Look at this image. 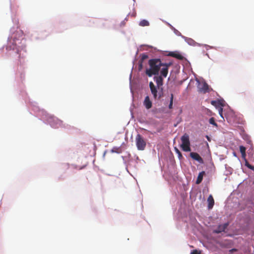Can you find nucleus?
<instances>
[{
	"instance_id": "obj_1",
	"label": "nucleus",
	"mask_w": 254,
	"mask_h": 254,
	"mask_svg": "<svg viewBox=\"0 0 254 254\" xmlns=\"http://www.w3.org/2000/svg\"><path fill=\"white\" fill-rule=\"evenodd\" d=\"M149 67L145 70V74L149 77L161 74L166 75L168 74L169 68L172 64L171 62L165 63L160 59L154 58L148 61Z\"/></svg>"
},
{
	"instance_id": "obj_2",
	"label": "nucleus",
	"mask_w": 254,
	"mask_h": 254,
	"mask_svg": "<svg viewBox=\"0 0 254 254\" xmlns=\"http://www.w3.org/2000/svg\"><path fill=\"white\" fill-rule=\"evenodd\" d=\"M17 41H19V40L17 39L14 36L12 37L10 39H9L8 42L6 49L8 51L11 50H16V53H17V54L19 55L18 57L19 62V63L21 64L23 62V61H22V60L24 58L25 56L23 55V54L21 55V54L20 53L21 52V51L20 50L19 48H18L17 47Z\"/></svg>"
},
{
	"instance_id": "obj_3",
	"label": "nucleus",
	"mask_w": 254,
	"mask_h": 254,
	"mask_svg": "<svg viewBox=\"0 0 254 254\" xmlns=\"http://www.w3.org/2000/svg\"><path fill=\"white\" fill-rule=\"evenodd\" d=\"M149 87L155 100H159L163 97V88L156 87L152 81L149 82Z\"/></svg>"
},
{
	"instance_id": "obj_4",
	"label": "nucleus",
	"mask_w": 254,
	"mask_h": 254,
	"mask_svg": "<svg viewBox=\"0 0 254 254\" xmlns=\"http://www.w3.org/2000/svg\"><path fill=\"white\" fill-rule=\"evenodd\" d=\"M181 141L182 143L181 144V147L183 150L186 152L190 151V147L189 135L187 133H185L181 137Z\"/></svg>"
},
{
	"instance_id": "obj_5",
	"label": "nucleus",
	"mask_w": 254,
	"mask_h": 254,
	"mask_svg": "<svg viewBox=\"0 0 254 254\" xmlns=\"http://www.w3.org/2000/svg\"><path fill=\"white\" fill-rule=\"evenodd\" d=\"M136 147L139 150H143L145 149L146 142L143 137L139 134H138L135 137Z\"/></svg>"
},
{
	"instance_id": "obj_6",
	"label": "nucleus",
	"mask_w": 254,
	"mask_h": 254,
	"mask_svg": "<svg viewBox=\"0 0 254 254\" xmlns=\"http://www.w3.org/2000/svg\"><path fill=\"white\" fill-rule=\"evenodd\" d=\"M168 74L166 75H162L161 74H159L158 76L154 77V80L155 81L157 87L162 88L161 86L163 84V79L167 76Z\"/></svg>"
},
{
	"instance_id": "obj_7",
	"label": "nucleus",
	"mask_w": 254,
	"mask_h": 254,
	"mask_svg": "<svg viewBox=\"0 0 254 254\" xmlns=\"http://www.w3.org/2000/svg\"><path fill=\"white\" fill-rule=\"evenodd\" d=\"M228 226V223H225L222 225H220L218 226L217 229L214 230L213 232L214 233L218 234L221 232H224V231H225L226 229L227 228Z\"/></svg>"
},
{
	"instance_id": "obj_8",
	"label": "nucleus",
	"mask_w": 254,
	"mask_h": 254,
	"mask_svg": "<svg viewBox=\"0 0 254 254\" xmlns=\"http://www.w3.org/2000/svg\"><path fill=\"white\" fill-rule=\"evenodd\" d=\"M190 156L194 160L198 161L200 163H203V161L202 158L200 155L196 152H191L190 153Z\"/></svg>"
},
{
	"instance_id": "obj_9",
	"label": "nucleus",
	"mask_w": 254,
	"mask_h": 254,
	"mask_svg": "<svg viewBox=\"0 0 254 254\" xmlns=\"http://www.w3.org/2000/svg\"><path fill=\"white\" fill-rule=\"evenodd\" d=\"M143 104L146 109H149L152 106V103L148 96L145 97Z\"/></svg>"
},
{
	"instance_id": "obj_10",
	"label": "nucleus",
	"mask_w": 254,
	"mask_h": 254,
	"mask_svg": "<svg viewBox=\"0 0 254 254\" xmlns=\"http://www.w3.org/2000/svg\"><path fill=\"white\" fill-rule=\"evenodd\" d=\"M168 56L175 58L178 60H182L184 57L180 53L176 52H171L168 54Z\"/></svg>"
},
{
	"instance_id": "obj_11",
	"label": "nucleus",
	"mask_w": 254,
	"mask_h": 254,
	"mask_svg": "<svg viewBox=\"0 0 254 254\" xmlns=\"http://www.w3.org/2000/svg\"><path fill=\"white\" fill-rule=\"evenodd\" d=\"M207 202H208V209H211L214 204V200L213 198V196L212 195H210L208 198H207Z\"/></svg>"
},
{
	"instance_id": "obj_12",
	"label": "nucleus",
	"mask_w": 254,
	"mask_h": 254,
	"mask_svg": "<svg viewBox=\"0 0 254 254\" xmlns=\"http://www.w3.org/2000/svg\"><path fill=\"white\" fill-rule=\"evenodd\" d=\"M205 174L204 171H202L200 172L197 176L196 181V184L197 185L199 184L202 181L203 176Z\"/></svg>"
},
{
	"instance_id": "obj_13",
	"label": "nucleus",
	"mask_w": 254,
	"mask_h": 254,
	"mask_svg": "<svg viewBox=\"0 0 254 254\" xmlns=\"http://www.w3.org/2000/svg\"><path fill=\"white\" fill-rule=\"evenodd\" d=\"M246 147L243 146H240V152L242 154V156L243 158H245L246 154Z\"/></svg>"
},
{
	"instance_id": "obj_14",
	"label": "nucleus",
	"mask_w": 254,
	"mask_h": 254,
	"mask_svg": "<svg viewBox=\"0 0 254 254\" xmlns=\"http://www.w3.org/2000/svg\"><path fill=\"white\" fill-rule=\"evenodd\" d=\"M200 89L201 91H203L204 93H205V92H207V91L208 90V85H207V83H204L202 84V87H201L200 88Z\"/></svg>"
},
{
	"instance_id": "obj_15",
	"label": "nucleus",
	"mask_w": 254,
	"mask_h": 254,
	"mask_svg": "<svg viewBox=\"0 0 254 254\" xmlns=\"http://www.w3.org/2000/svg\"><path fill=\"white\" fill-rule=\"evenodd\" d=\"M139 25L141 26H147L149 25V23L147 20L143 19L140 21Z\"/></svg>"
},
{
	"instance_id": "obj_16",
	"label": "nucleus",
	"mask_w": 254,
	"mask_h": 254,
	"mask_svg": "<svg viewBox=\"0 0 254 254\" xmlns=\"http://www.w3.org/2000/svg\"><path fill=\"white\" fill-rule=\"evenodd\" d=\"M186 41L191 46H195L196 44V42L192 39L191 38H187L186 39Z\"/></svg>"
},
{
	"instance_id": "obj_17",
	"label": "nucleus",
	"mask_w": 254,
	"mask_h": 254,
	"mask_svg": "<svg viewBox=\"0 0 254 254\" xmlns=\"http://www.w3.org/2000/svg\"><path fill=\"white\" fill-rule=\"evenodd\" d=\"M173 98H174V96H173V94L172 93L171 94L170 102V104L169 105V108L170 109H171L173 108Z\"/></svg>"
},
{
	"instance_id": "obj_18",
	"label": "nucleus",
	"mask_w": 254,
	"mask_h": 254,
	"mask_svg": "<svg viewBox=\"0 0 254 254\" xmlns=\"http://www.w3.org/2000/svg\"><path fill=\"white\" fill-rule=\"evenodd\" d=\"M209 122L210 124H212L215 127H217V124L215 123V119L214 118H211L209 120Z\"/></svg>"
},
{
	"instance_id": "obj_19",
	"label": "nucleus",
	"mask_w": 254,
	"mask_h": 254,
	"mask_svg": "<svg viewBox=\"0 0 254 254\" xmlns=\"http://www.w3.org/2000/svg\"><path fill=\"white\" fill-rule=\"evenodd\" d=\"M148 55L146 54H142L141 55V59H140V61L141 62H142L143 61H144L145 60H146V59L148 58Z\"/></svg>"
},
{
	"instance_id": "obj_20",
	"label": "nucleus",
	"mask_w": 254,
	"mask_h": 254,
	"mask_svg": "<svg viewBox=\"0 0 254 254\" xmlns=\"http://www.w3.org/2000/svg\"><path fill=\"white\" fill-rule=\"evenodd\" d=\"M175 150L176 153L178 154L179 158L183 157L181 152L177 147H175Z\"/></svg>"
},
{
	"instance_id": "obj_21",
	"label": "nucleus",
	"mask_w": 254,
	"mask_h": 254,
	"mask_svg": "<svg viewBox=\"0 0 254 254\" xmlns=\"http://www.w3.org/2000/svg\"><path fill=\"white\" fill-rule=\"evenodd\" d=\"M245 165L249 169L254 170V167L250 165L249 162L246 160L245 162Z\"/></svg>"
},
{
	"instance_id": "obj_22",
	"label": "nucleus",
	"mask_w": 254,
	"mask_h": 254,
	"mask_svg": "<svg viewBox=\"0 0 254 254\" xmlns=\"http://www.w3.org/2000/svg\"><path fill=\"white\" fill-rule=\"evenodd\" d=\"M218 112L220 116L222 117L223 119H224V117L223 116V108L221 107H220L218 109Z\"/></svg>"
},
{
	"instance_id": "obj_23",
	"label": "nucleus",
	"mask_w": 254,
	"mask_h": 254,
	"mask_svg": "<svg viewBox=\"0 0 254 254\" xmlns=\"http://www.w3.org/2000/svg\"><path fill=\"white\" fill-rule=\"evenodd\" d=\"M218 103V102L216 101H211V104L213 105V106H216L217 105V104ZM218 103H219V102H218Z\"/></svg>"
},
{
	"instance_id": "obj_24",
	"label": "nucleus",
	"mask_w": 254,
	"mask_h": 254,
	"mask_svg": "<svg viewBox=\"0 0 254 254\" xmlns=\"http://www.w3.org/2000/svg\"><path fill=\"white\" fill-rule=\"evenodd\" d=\"M190 254H200V253L198 252L197 250H193Z\"/></svg>"
},
{
	"instance_id": "obj_25",
	"label": "nucleus",
	"mask_w": 254,
	"mask_h": 254,
	"mask_svg": "<svg viewBox=\"0 0 254 254\" xmlns=\"http://www.w3.org/2000/svg\"><path fill=\"white\" fill-rule=\"evenodd\" d=\"M142 63H143L142 62L139 61V66H138L139 70H141L142 68Z\"/></svg>"
},
{
	"instance_id": "obj_26",
	"label": "nucleus",
	"mask_w": 254,
	"mask_h": 254,
	"mask_svg": "<svg viewBox=\"0 0 254 254\" xmlns=\"http://www.w3.org/2000/svg\"><path fill=\"white\" fill-rule=\"evenodd\" d=\"M237 250L236 249H232L229 250V253L231 254L235 252H237Z\"/></svg>"
},
{
	"instance_id": "obj_27",
	"label": "nucleus",
	"mask_w": 254,
	"mask_h": 254,
	"mask_svg": "<svg viewBox=\"0 0 254 254\" xmlns=\"http://www.w3.org/2000/svg\"><path fill=\"white\" fill-rule=\"evenodd\" d=\"M206 137L209 141H210V138L208 135H206Z\"/></svg>"
}]
</instances>
